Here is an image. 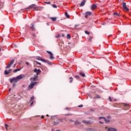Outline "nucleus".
<instances>
[{
	"label": "nucleus",
	"instance_id": "nucleus-21",
	"mask_svg": "<svg viewBox=\"0 0 131 131\" xmlns=\"http://www.w3.org/2000/svg\"><path fill=\"white\" fill-rule=\"evenodd\" d=\"M5 75H8V74H9V72H8V71L6 70L5 71V72H4Z\"/></svg>",
	"mask_w": 131,
	"mask_h": 131
},
{
	"label": "nucleus",
	"instance_id": "nucleus-50",
	"mask_svg": "<svg viewBox=\"0 0 131 131\" xmlns=\"http://www.w3.org/2000/svg\"><path fill=\"white\" fill-rule=\"evenodd\" d=\"M16 67V64H14V67Z\"/></svg>",
	"mask_w": 131,
	"mask_h": 131
},
{
	"label": "nucleus",
	"instance_id": "nucleus-56",
	"mask_svg": "<svg viewBox=\"0 0 131 131\" xmlns=\"http://www.w3.org/2000/svg\"><path fill=\"white\" fill-rule=\"evenodd\" d=\"M130 123H131V121L130 122Z\"/></svg>",
	"mask_w": 131,
	"mask_h": 131
},
{
	"label": "nucleus",
	"instance_id": "nucleus-28",
	"mask_svg": "<svg viewBox=\"0 0 131 131\" xmlns=\"http://www.w3.org/2000/svg\"><path fill=\"white\" fill-rule=\"evenodd\" d=\"M114 15H116V16H117L118 17L119 16V14L117 13H114Z\"/></svg>",
	"mask_w": 131,
	"mask_h": 131
},
{
	"label": "nucleus",
	"instance_id": "nucleus-19",
	"mask_svg": "<svg viewBox=\"0 0 131 131\" xmlns=\"http://www.w3.org/2000/svg\"><path fill=\"white\" fill-rule=\"evenodd\" d=\"M67 38L68 39H70V38H71V35L70 34H67Z\"/></svg>",
	"mask_w": 131,
	"mask_h": 131
},
{
	"label": "nucleus",
	"instance_id": "nucleus-51",
	"mask_svg": "<svg viewBox=\"0 0 131 131\" xmlns=\"http://www.w3.org/2000/svg\"><path fill=\"white\" fill-rule=\"evenodd\" d=\"M9 92H11V89H9Z\"/></svg>",
	"mask_w": 131,
	"mask_h": 131
},
{
	"label": "nucleus",
	"instance_id": "nucleus-49",
	"mask_svg": "<svg viewBox=\"0 0 131 131\" xmlns=\"http://www.w3.org/2000/svg\"><path fill=\"white\" fill-rule=\"evenodd\" d=\"M59 37H60V36H59V35H58V36H57V38H59Z\"/></svg>",
	"mask_w": 131,
	"mask_h": 131
},
{
	"label": "nucleus",
	"instance_id": "nucleus-6",
	"mask_svg": "<svg viewBox=\"0 0 131 131\" xmlns=\"http://www.w3.org/2000/svg\"><path fill=\"white\" fill-rule=\"evenodd\" d=\"M91 15H92V12H90V11H88V12H86L85 13V18H88V17L91 16Z\"/></svg>",
	"mask_w": 131,
	"mask_h": 131
},
{
	"label": "nucleus",
	"instance_id": "nucleus-47",
	"mask_svg": "<svg viewBox=\"0 0 131 131\" xmlns=\"http://www.w3.org/2000/svg\"><path fill=\"white\" fill-rule=\"evenodd\" d=\"M15 85H16V84L14 83L13 85V88H14V86H15Z\"/></svg>",
	"mask_w": 131,
	"mask_h": 131
},
{
	"label": "nucleus",
	"instance_id": "nucleus-43",
	"mask_svg": "<svg viewBox=\"0 0 131 131\" xmlns=\"http://www.w3.org/2000/svg\"><path fill=\"white\" fill-rule=\"evenodd\" d=\"M11 71H12V69H10V70L8 71V72H9V73H10V72H11Z\"/></svg>",
	"mask_w": 131,
	"mask_h": 131
},
{
	"label": "nucleus",
	"instance_id": "nucleus-10",
	"mask_svg": "<svg viewBox=\"0 0 131 131\" xmlns=\"http://www.w3.org/2000/svg\"><path fill=\"white\" fill-rule=\"evenodd\" d=\"M35 8V4H32L31 5L29 6L28 9H34Z\"/></svg>",
	"mask_w": 131,
	"mask_h": 131
},
{
	"label": "nucleus",
	"instance_id": "nucleus-1",
	"mask_svg": "<svg viewBox=\"0 0 131 131\" xmlns=\"http://www.w3.org/2000/svg\"><path fill=\"white\" fill-rule=\"evenodd\" d=\"M36 84V82H31V84L28 86V90L30 91V90L33 89L34 85Z\"/></svg>",
	"mask_w": 131,
	"mask_h": 131
},
{
	"label": "nucleus",
	"instance_id": "nucleus-12",
	"mask_svg": "<svg viewBox=\"0 0 131 131\" xmlns=\"http://www.w3.org/2000/svg\"><path fill=\"white\" fill-rule=\"evenodd\" d=\"M108 131H117V130H116V129L114 128H108Z\"/></svg>",
	"mask_w": 131,
	"mask_h": 131
},
{
	"label": "nucleus",
	"instance_id": "nucleus-15",
	"mask_svg": "<svg viewBox=\"0 0 131 131\" xmlns=\"http://www.w3.org/2000/svg\"><path fill=\"white\" fill-rule=\"evenodd\" d=\"M66 17L69 19L70 18V16H69V14H68V13L67 12H65Z\"/></svg>",
	"mask_w": 131,
	"mask_h": 131
},
{
	"label": "nucleus",
	"instance_id": "nucleus-41",
	"mask_svg": "<svg viewBox=\"0 0 131 131\" xmlns=\"http://www.w3.org/2000/svg\"><path fill=\"white\" fill-rule=\"evenodd\" d=\"M99 123H100L101 124H103V123H103V122H102V121H99Z\"/></svg>",
	"mask_w": 131,
	"mask_h": 131
},
{
	"label": "nucleus",
	"instance_id": "nucleus-13",
	"mask_svg": "<svg viewBox=\"0 0 131 131\" xmlns=\"http://www.w3.org/2000/svg\"><path fill=\"white\" fill-rule=\"evenodd\" d=\"M84 5H85V1H83L81 4H80V6L81 7H83V6H84Z\"/></svg>",
	"mask_w": 131,
	"mask_h": 131
},
{
	"label": "nucleus",
	"instance_id": "nucleus-45",
	"mask_svg": "<svg viewBox=\"0 0 131 131\" xmlns=\"http://www.w3.org/2000/svg\"><path fill=\"white\" fill-rule=\"evenodd\" d=\"M62 37H64V36H65V35L64 34H62Z\"/></svg>",
	"mask_w": 131,
	"mask_h": 131
},
{
	"label": "nucleus",
	"instance_id": "nucleus-37",
	"mask_svg": "<svg viewBox=\"0 0 131 131\" xmlns=\"http://www.w3.org/2000/svg\"><path fill=\"white\" fill-rule=\"evenodd\" d=\"M45 4H47V5H50L51 4V2H45Z\"/></svg>",
	"mask_w": 131,
	"mask_h": 131
},
{
	"label": "nucleus",
	"instance_id": "nucleus-48",
	"mask_svg": "<svg viewBox=\"0 0 131 131\" xmlns=\"http://www.w3.org/2000/svg\"><path fill=\"white\" fill-rule=\"evenodd\" d=\"M42 119H43V118H45V117H43V116H42L41 117Z\"/></svg>",
	"mask_w": 131,
	"mask_h": 131
},
{
	"label": "nucleus",
	"instance_id": "nucleus-29",
	"mask_svg": "<svg viewBox=\"0 0 131 131\" xmlns=\"http://www.w3.org/2000/svg\"><path fill=\"white\" fill-rule=\"evenodd\" d=\"M99 119H105V117H100Z\"/></svg>",
	"mask_w": 131,
	"mask_h": 131
},
{
	"label": "nucleus",
	"instance_id": "nucleus-20",
	"mask_svg": "<svg viewBox=\"0 0 131 131\" xmlns=\"http://www.w3.org/2000/svg\"><path fill=\"white\" fill-rule=\"evenodd\" d=\"M69 79H70V83H71L72 81H73V78L72 77H70Z\"/></svg>",
	"mask_w": 131,
	"mask_h": 131
},
{
	"label": "nucleus",
	"instance_id": "nucleus-40",
	"mask_svg": "<svg viewBox=\"0 0 131 131\" xmlns=\"http://www.w3.org/2000/svg\"><path fill=\"white\" fill-rule=\"evenodd\" d=\"M26 65H29V62H26Z\"/></svg>",
	"mask_w": 131,
	"mask_h": 131
},
{
	"label": "nucleus",
	"instance_id": "nucleus-35",
	"mask_svg": "<svg viewBox=\"0 0 131 131\" xmlns=\"http://www.w3.org/2000/svg\"><path fill=\"white\" fill-rule=\"evenodd\" d=\"M5 128L8 130V124H5Z\"/></svg>",
	"mask_w": 131,
	"mask_h": 131
},
{
	"label": "nucleus",
	"instance_id": "nucleus-53",
	"mask_svg": "<svg viewBox=\"0 0 131 131\" xmlns=\"http://www.w3.org/2000/svg\"><path fill=\"white\" fill-rule=\"evenodd\" d=\"M41 9H43V7H41Z\"/></svg>",
	"mask_w": 131,
	"mask_h": 131
},
{
	"label": "nucleus",
	"instance_id": "nucleus-2",
	"mask_svg": "<svg viewBox=\"0 0 131 131\" xmlns=\"http://www.w3.org/2000/svg\"><path fill=\"white\" fill-rule=\"evenodd\" d=\"M122 6L124 10H126L127 12H128V11H129V9H128V8H127V7H126V3H125V2L122 3Z\"/></svg>",
	"mask_w": 131,
	"mask_h": 131
},
{
	"label": "nucleus",
	"instance_id": "nucleus-38",
	"mask_svg": "<svg viewBox=\"0 0 131 131\" xmlns=\"http://www.w3.org/2000/svg\"><path fill=\"white\" fill-rule=\"evenodd\" d=\"M36 64H38V65H41V63H40V62H38L37 61H36Z\"/></svg>",
	"mask_w": 131,
	"mask_h": 131
},
{
	"label": "nucleus",
	"instance_id": "nucleus-7",
	"mask_svg": "<svg viewBox=\"0 0 131 131\" xmlns=\"http://www.w3.org/2000/svg\"><path fill=\"white\" fill-rule=\"evenodd\" d=\"M17 79H18V80H20V79H22L23 78H24V77H25V75H20L18 76H17Z\"/></svg>",
	"mask_w": 131,
	"mask_h": 131
},
{
	"label": "nucleus",
	"instance_id": "nucleus-46",
	"mask_svg": "<svg viewBox=\"0 0 131 131\" xmlns=\"http://www.w3.org/2000/svg\"><path fill=\"white\" fill-rule=\"evenodd\" d=\"M78 27V25H75V27Z\"/></svg>",
	"mask_w": 131,
	"mask_h": 131
},
{
	"label": "nucleus",
	"instance_id": "nucleus-55",
	"mask_svg": "<svg viewBox=\"0 0 131 131\" xmlns=\"http://www.w3.org/2000/svg\"><path fill=\"white\" fill-rule=\"evenodd\" d=\"M47 116H49V115H47Z\"/></svg>",
	"mask_w": 131,
	"mask_h": 131
},
{
	"label": "nucleus",
	"instance_id": "nucleus-39",
	"mask_svg": "<svg viewBox=\"0 0 131 131\" xmlns=\"http://www.w3.org/2000/svg\"><path fill=\"white\" fill-rule=\"evenodd\" d=\"M109 99L111 101V102H112V99H111V97H109Z\"/></svg>",
	"mask_w": 131,
	"mask_h": 131
},
{
	"label": "nucleus",
	"instance_id": "nucleus-16",
	"mask_svg": "<svg viewBox=\"0 0 131 131\" xmlns=\"http://www.w3.org/2000/svg\"><path fill=\"white\" fill-rule=\"evenodd\" d=\"M51 19L53 22H55L57 20V18L56 17H51Z\"/></svg>",
	"mask_w": 131,
	"mask_h": 131
},
{
	"label": "nucleus",
	"instance_id": "nucleus-14",
	"mask_svg": "<svg viewBox=\"0 0 131 131\" xmlns=\"http://www.w3.org/2000/svg\"><path fill=\"white\" fill-rule=\"evenodd\" d=\"M92 10H95V9H97V6L95 4L92 5Z\"/></svg>",
	"mask_w": 131,
	"mask_h": 131
},
{
	"label": "nucleus",
	"instance_id": "nucleus-3",
	"mask_svg": "<svg viewBox=\"0 0 131 131\" xmlns=\"http://www.w3.org/2000/svg\"><path fill=\"white\" fill-rule=\"evenodd\" d=\"M37 60H39L40 61H42V62H45L46 63H49V64H51V62H49V61L46 59H43L40 57H38Z\"/></svg>",
	"mask_w": 131,
	"mask_h": 131
},
{
	"label": "nucleus",
	"instance_id": "nucleus-26",
	"mask_svg": "<svg viewBox=\"0 0 131 131\" xmlns=\"http://www.w3.org/2000/svg\"><path fill=\"white\" fill-rule=\"evenodd\" d=\"M52 7L53 8H57V5H56L55 4H53L52 5Z\"/></svg>",
	"mask_w": 131,
	"mask_h": 131
},
{
	"label": "nucleus",
	"instance_id": "nucleus-17",
	"mask_svg": "<svg viewBox=\"0 0 131 131\" xmlns=\"http://www.w3.org/2000/svg\"><path fill=\"white\" fill-rule=\"evenodd\" d=\"M21 70V69H17L14 70L13 72L14 73H16V72H17V71H20Z\"/></svg>",
	"mask_w": 131,
	"mask_h": 131
},
{
	"label": "nucleus",
	"instance_id": "nucleus-42",
	"mask_svg": "<svg viewBox=\"0 0 131 131\" xmlns=\"http://www.w3.org/2000/svg\"><path fill=\"white\" fill-rule=\"evenodd\" d=\"M32 105H33V101H32V102L31 103V106H32Z\"/></svg>",
	"mask_w": 131,
	"mask_h": 131
},
{
	"label": "nucleus",
	"instance_id": "nucleus-57",
	"mask_svg": "<svg viewBox=\"0 0 131 131\" xmlns=\"http://www.w3.org/2000/svg\"><path fill=\"white\" fill-rule=\"evenodd\" d=\"M0 51H1V49H0Z\"/></svg>",
	"mask_w": 131,
	"mask_h": 131
},
{
	"label": "nucleus",
	"instance_id": "nucleus-33",
	"mask_svg": "<svg viewBox=\"0 0 131 131\" xmlns=\"http://www.w3.org/2000/svg\"><path fill=\"white\" fill-rule=\"evenodd\" d=\"M95 98H97L98 99H100L101 97H100V95H97Z\"/></svg>",
	"mask_w": 131,
	"mask_h": 131
},
{
	"label": "nucleus",
	"instance_id": "nucleus-36",
	"mask_svg": "<svg viewBox=\"0 0 131 131\" xmlns=\"http://www.w3.org/2000/svg\"><path fill=\"white\" fill-rule=\"evenodd\" d=\"M78 107L81 108L82 107H83V105L82 104H81L80 105H78Z\"/></svg>",
	"mask_w": 131,
	"mask_h": 131
},
{
	"label": "nucleus",
	"instance_id": "nucleus-5",
	"mask_svg": "<svg viewBox=\"0 0 131 131\" xmlns=\"http://www.w3.org/2000/svg\"><path fill=\"white\" fill-rule=\"evenodd\" d=\"M14 62H15V60L12 59V60L10 61V63L8 64V66H7L6 67V69H8V68H10L11 67V65H12V64H14Z\"/></svg>",
	"mask_w": 131,
	"mask_h": 131
},
{
	"label": "nucleus",
	"instance_id": "nucleus-25",
	"mask_svg": "<svg viewBox=\"0 0 131 131\" xmlns=\"http://www.w3.org/2000/svg\"><path fill=\"white\" fill-rule=\"evenodd\" d=\"M75 78H76V79H79V78H80V77L77 75L75 76Z\"/></svg>",
	"mask_w": 131,
	"mask_h": 131
},
{
	"label": "nucleus",
	"instance_id": "nucleus-4",
	"mask_svg": "<svg viewBox=\"0 0 131 131\" xmlns=\"http://www.w3.org/2000/svg\"><path fill=\"white\" fill-rule=\"evenodd\" d=\"M18 80V79L16 77V78H12V79H10V82H11V83H12L13 81H14V82H17Z\"/></svg>",
	"mask_w": 131,
	"mask_h": 131
},
{
	"label": "nucleus",
	"instance_id": "nucleus-23",
	"mask_svg": "<svg viewBox=\"0 0 131 131\" xmlns=\"http://www.w3.org/2000/svg\"><path fill=\"white\" fill-rule=\"evenodd\" d=\"M124 106L125 107H129V104L126 103H123Z\"/></svg>",
	"mask_w": 131,
	"mask_h": 131
},
{
	"label": "nucleus",
	"instance_id": "nucleus-11",
	"mask_svg": "<svg viewBox=\"0 0 131 131\" xmlns=\"http://www.w3.org/2000/svg\"><path fill=\"white\" fill-rule=\"evenodd\" d=\"M31 26L30 27L31 29L33 30V31H34V30H35V29L34 28V25L33 24H31Z\"/></svg>",
	"mask_w": 131,
	"mask_h": 131
},
{
	"label": "nucleus",
	"instance_id": "nucleus-27",
	"mask_svg": "<svg viewBox=\"0 0 131 131\" xmlns=\"http://www.w3.org/2000/svg\"><path fill=\"white\" fill-rule=\"evenodd\" d=\"M85 33L86 34H91V33L89 32V31H85Z\"/></svg>",
	"mask_w": 131,
	"mask_h": 131
},
{
	"label": "nucleus",
	"instance_id": "nucleus-9",
	"mask_svg": "<svg viewBox=\"0 0 131 131\" xmlns=\"http://www.w3.org/2000/svg\"><path fill=\"white\" fill-rule=\"evenodd\" d=\"M47 53L50 55V58L51 59H54V56L52 52H51L50 51H47Z\"/></svg>",
	"mask_w": 131,
	"mask_h": 131
},
{
	"label": "nucleus",
	"instance_id": "nucleus-24",
	"mask_svg": "<svg viewBox=\"0 0 131 131\" xmlns=\"http://www.w3.org/2000/svg\"><path fill=\"white\" fill-rule=\"evenodd\" d=\"M53 124H54V125H57L59 124V122H54Z\"/></svg>",
	"mask_w": 131,
	"mask_h": 131
},
{
	"label": "nucleus",
	"instance_id": "nucleus-18",
	"mask_svg": "<svg viewBox=\"0 0 131 131\" xmlns=\"http://www.w3.org/2000/svg\"><path fill=\"white\" fill-rule=\"evenodd\" d=\"M80 75H81V76H82V77H84L85 76V74L82 72L80 73Z\"/></svg>",
	"mask_w": 131,
	"mask_h": 131
},
{
	"label": "nucleus",
	"instance_id": "nucleus-22",
	"mask_svg": "<svg viewBox=\"0 0 131 131\" xmlns=\"http://www.w3.org/2000/svg\"><path fill=\"white\" fill-rule=\"evenodd\" d=\"M104 121L106 123H108V122H110V120L106 119V118H104Z\"/></svg>",
	"mask_w": 131,
	"mask_h": 131
},
{
	"label": "nucleus",
	"instance_id": "nucleus-31",
	"mask_svg": "<svg viewBox=\"0 0 131 131\" xmlns=\"http://www.w3.org/2000/svg\"><path fill=\"white\" fill-rule=\"evenodd\" d=\"M83 123H89V122L86 121H82Z\"/></svg>",
	"mask_w": 131,
	"mask_h": 131
},
{
	"label": "nucleus",
	"instance_id": "nucleus-44",
	"mask_svg": "<svg viewBox=\"0 0 131 131\" xmlns=\"http://www.w3.org/2000/svg\"><path fill=\"white\" fill-rule=\"evenodd\" d=\"M69 121H70L71 122H73V120H69Z\"/></svg>",
	"mask_w": 131,
	"mask_h": 131
},
{
	"label": "nucleus",
	"instance_id": "nucleus-54",
	"mask_svg": "<svg viewBox=\"0 0 131 131\" xmlns=\"http://www.w3.org/2000/svg\"><path fill=\"white\" fill-rule=\"evenodd\" d=\"M56 131H60V130H57Z\"/></svg>",
	"mask_w": 131,
	"mask_h": 131
},
{
	"label": "nucleus",
	"instance_id": "nucleus-30",
	"mask_svg": "<svg viewBox=\"0 0 131 131\" xmlns=\"http://www.w3.org/2000/svg\"><path fill=\"white\" fill-rule=\"evenodd\" d=\"M75 123V124H79V122L78 121H76Z\"/></svg>",
	"mask_w": 131,
	"mask_h": 131
},
{
	"label": "nucleus",
	"instance_id": "nucleus-32",
	"mask_svg": "<svg viewBox=\"0 0 131 131\" xmlns=\"http://www.w3.org/2000/svg\"><path fill=\"white\" fill-rule=\"evenodd\" d=\"M92 39H93V37H90L89 39V41H91V40H92Z\"/></svg>",
	"mask_w": 131,
	"mask_h": 131
},
{
	"label": "nucleus",
	"instance_id": "nucleus-34",
	"mask_svg": "<svg viewBox=\"0 0 131 131\" xmlns=\"http://www.w3.org/2000/svg\"><path fill=\"white\" fill-rule=\"evenodd\" d=\"M33 100H34V97L32 96V97H31V101H33Z\"/></svg>",
	"mask_w": 131,
	"mask_h": 131
},
{
	"label": "nucleus",
	"instance_id": "nucleus-52",
	"mask_svg": "<svg viewBox=\"0 0 131 131\" xmlns=\"http://www.w3.org/2000/svg\"><path fill=\"white\" fill-rule=\"evenodd\" d=\"M66 109V110H68V107H67Z\"/></svg>",
	"mask_w": 131,
	"mask_h": 131
},
{
	"label": "nucleus",
	"instance_id": "nucleus-8",
	"mask_svg": "<svg viewBox=\"0 0 131 131\" xmlns=\"http://www.w3.org/2000/svg\"><path fill=\"white\" fill-rule=\"evenodd\" d=\"M34 72H35V73H36V74L38 75L39 74V73H40L41 72V71H40V70L39 69H35L34 70Z\"/></svg>",
	"mask_w": 131,
	"mask_h": 131
}]
</instances>
